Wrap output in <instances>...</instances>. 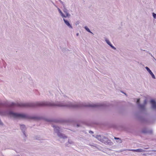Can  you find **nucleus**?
<instances>
[{"label":"nucleus","mask_w":156,"mask_h":156,"mask_svg":"<svg viewBox=\"0 0 156 156\" xmlns=\"http://www.w3.org/2000/svg\"><path fill=\"white\" fill-rule=\"evenodd\" d=\"M55 105L50 102H37L35 105H34L30 103H11L10 104L9 106V107H13L15 106H20L23 107H34L35 106H55Z\"/></svg>","instance_id":"obj_1"},{"label":"nucleus","mask_w":156,"mask_h":156,"mask_svg":"<svg viewBox=\"0 0 156 156\" xmlns=\"http://www.w3.org/2000/svg\"><path fill=\"white\" fill-rule=\"evenodd\" d=\"M9 114L10 116L14 118H27L28 117L26 115L15 113L12 112H10Z\"/></svg>","instance_id":"obj_2"},{"label":"nucleus","mask_w":156,"mask_h":156,"mask_svg":"<svg viewBox=\"0 0 156 156\" xmlns=\"http://www.w3.org/2000/svg\"><path fill=\"white\" fill-rule=\"evenodd\" d=\"M58 106H66L69 107H73V108H75V107H79V106H78L77 105H63L62 104L58 105Z\"/></svg>","instance_id":"obj_3"},{"label":"nucleus","mask_w":156,"mask_h":156,"mask_svg":"<svg viewBox=\"0 0 156 156\" xmlns=\"http://www.w3.org/2000/svg\"><path fill=\"white\" fill-rule=\"evenodd\" d=\"M58 9V10L59 12V13H60V14H61V15L62 16V17H66L67 16H69V13L67 12H65V11H64V12L66 13V15L65 16V15H64L63 13L60 10V9L59 8Z\"/></svg>","instance_id":"obj_4"},{"label":"nucleus","mask_w":156,"mask_h":156,"mask_svg":"<svg viewBox=\"0 0 156 156\" xmlns=\"http://www.w3.org/2000/svg\"><path fill=\"white\" fill-rule=\"evenodd\" d=\"M145 68L147 70L148 72L149 73L151 76L154 79H155V76L154 75L153 73L151 72V71L150 70V69H149V68L148 67H146Z\"/></svg>","instance_id":"obj_5"},{"label":"nucleus","mask_w":156,"mask_h":156,"mask_svg":"<svg viewBox=\"0 0 156 156\" xmlns=\"http://www.w3.org/2000/svg\"><path fill=\"white\" fill-rule=\"evenodd\" d=\"M151 102L152 104L153 108L156 109V103L155 101L152 100H151Z\"/></svg>","instance_id":"obj_6"},{"label":"nucleus","mask_w":156,"mask_h":156,"mask_svg":"<svg viewBox=\"0 0 156 156\" xmlns=\"http://www.w3.org/2000/svg\"><path fill=\"white\" fill-rule=\"evenodd\" d=\"M129 151H132L134 152H144V150L142 149H137L136 150H129Z\"/></svg>","instance_id":"obj_7"},{"label":"nucleus","mask_w":156,"mask_h":156,"mask_svg":"<svg viewBox=\"0 0 156 156\" xmlns=\"http://www.w3.org/2000/svg\"><path fill=\"white\" fill-rule=\"evenodd\" d=\"M63 20H64V22L66 24V25H67L69 27H70L71 28H72V26L70 24V23H69V22L68 21H67V20H66L65 19H63Z\"/></svg>","instance_id":"obj_8"},{"label":"nucleus","mask_w":156,"mask_h":156,"mask_svg":"<svg viewBox=\"0 0 156 156\" xmlns=\"http://www.w3.org/2000/svg\"><path fill=\"white\" fill-rule=\"evenodd\" d=\"M106 42L112 48H113L114 49H116L111 44L110 42L109 41V40H106Z\"/></svg>","instance_id":"obj_9"},{"label":"nucleus","mask_w":156,"mask_h":156,"mask_svg":"<svg viewBox=\"0 0 156 156\" xmlns=\"http://www.w3.org/2000/svg\"><path fill=\"white\" fill-rule=\"evenodd\" d=\"M58 136L61 138H67V137L65 136V135H63L61 133H58Z\"/></svg>","instance_id":"obj_10"},{"label":"nucleus","mask_w":156,"mask_h":156,"mask_svg":"<svg viewBox=\"0 0 156 156\" xmlns=\"http://www.w3.org/2000/svg\"><path fill=\"white\" fill-rule=\"evenodd\" d=\"M87 106L92 107H98V106H100V105H97L93 104V105H87Z\"/></svg>","instance_id":"obj_11"},{"label":"nucleus","mask_w":156,"mask_h":156,"mask_svg":"<svg viewBox=\"0 0 156 156\" xmlns=\"http://www.w3.org/2000/svg\"><path fill=\"white\" fill-rule=\"evenodd\" d=\"M85 28L88 32L92 33V32H90L89 29L87 27H85Z\"/></svg>","instance_id":"obj_12"},{"label":"nucleus","mask_w":156,"mask_h":156,"mask_svg":"<svg viewBox=\"0 0 156 156\" xmlns=\"http://www.w3.org/2000/svg\"><path fill=\"white\" fill-rule=\"evenodd\" d=\"M153 17L154 18H156V14H155L154 13H153Z\"/></svg>","instance_id":"obj_13"},{"label":"nucleus","mask_w":156,"mask_h":156,"mask_svg":"<svg viewBox=\"0 0 156 156\" xmlns=\"http://www.w3.org/2000/svg\"><path fill=\"white\" fill-rule=\"evenodd\" d=\"M139 101H140V99H137V103H139Z\"/></svg>","instance_id":"obj_14"},{"label":"nucleus","mask_w":156,"mask_h":156,"mask_svg":"<svg viewBox=\"0 0 156 156\" xmlns=\"http://www.w3.org/2000/svg\"><path fill=\"white\" fill-rule=\"evenodd\" d=\"M21 127H25V126L24 125H21Z\"/></svg>","instance_id":"obj_15"},{"label":"nucleus","mask_w":156,"mask_h":156,"mask_svg":"<svg viewBox=\"0 0 156 156\" xmlns=\"http://www.w3.org/2000/svg\"><path fill=\"white\" fill-rule=\"evenodd\" d=\"M114 139L115 140H116V139H119V138H117V137H114Z\"/></svg>","instance_id":"obj_16"},{"label":"nucleus","mask_w":156,"mask_h":156,"mask_svg":"<svg viewBox=\"0 0 156 156\" xmlns=\"http://www.w3.org/2000/svg\"><path fill=\"white\" fill-rule=\"evenodd\" d=\"M2 123L1 121L0 120V124H2Z\"/></svg>","instance_id":"obj_17"},{"label":"nucleus","mask_w":156,"mask_h":156,"mask_svg":"<svg viewBox=\"0 0 156 156\" xmlns=\"http://www.w3.org/2000/svg\"><path fill=\"white\" fill-rule=\"evenodd\" d=\"M77 36H78V33L77 34Z\"/></svg>","instance_id":"obj_18"},{"label":"nucleus","mask_w":156,"mask_h":156,"mask_svg":"<svg viewBox=\"0 0 156 156\" xmlns=\"http://www.w3.org/2000/svg\"><path fill=\"white\" fill-rule=\"evenodd\" d=\"M141 106V107H142V106Z\"/></svg>","instance_id":"obj_19"}]
</instances>
